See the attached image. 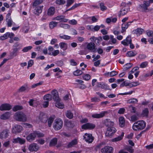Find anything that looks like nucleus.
Segmentation results:
<instances>
[{
    "label": "nucleus",
    "instance_id": "53",
    "mask_svg": "<svg viewBox=\"0 0 153 153\" xmlns=\"http://www.w3.org/2000/svg\"><path fill=\"white\" fill-rule=\"evenodd\" d=\"M74 0H67L66 6L68 7L70 6L74 3Z\"/></svg>",
    "mask_w": 153,
    "mask_h": 153
},
{
    "label": "nucleus",
    "instance_id": "30",
    "mask_svg": "<svg viewBox=\"0 0 153 153\" xmlns=\"http://www.w3.org/2000/svg\"><path fill=\"white\" fill-rule=\"evenodd\" d=\"M119 120L120 126L122 127H124L125 125L124 118L122 117H120Z\"/></svg>",
    "mask_w": 153,
    "mask_h": 153
},
{
    "label": "nucleus",
    "instance_id": "37",
    "mask_svg": "<svg viewBox=\"0 0 153 153\" xmlns=\"http://www.w3.org/2000/svg\"><path fill=\"white\" fill-rule=\"evenodd\" d=\"M55 118L54 116H52L50 117L48 120V126L50 127L51 126L52 123Z\"/></svg>",
    "mask_w": 153,
    "mask_h": 153
},
{
    "label": "nucleus",
    "instance_id": "26",
    "mask_svg": "<svg viewBox=\"0 0 153 153\" xmlns=\"http://www.w3.org/2000/svg\"><path fill=\"white\" fill-rule=\"evenodd\" d=\"M131 22H128L126 23H124L122 24L121 33H123L126 30Z\"/></svg>",
    "mask_w": 153,
    "mask_h": 153
},
{
    "label": "nucleus",
    "instance_id": "28",
    "mask_svg": "<svg viewBox=\"0 0 153 153\" xmlns=\"http://www.w3.org/2000/svg\"><path fill=\"white\" fill-rule=\"evenodd\" d=\"M150 5V2L149 1H144L143 3L141 5V7L144 10H146L147 9V7Z\"/></svg>",
    "mask_w": 153,
    "mask_h": 153
},
{
    "label": "nucleus",
    "instance_id": "1",
    "mask_svg": "<svg viewBox=\"0 0 153 153\" xmlns=\"http://www.w3.org/2000/svg\"><path fill=\"white\" fill-rule=\"evenodd\" d=\"M51 94L53 96V99L56 101L55 106L57 108L62 109L64 107V104L60 102V100L59 98L58 93L56 90H54L51 91Z\"/></svg>",
    "mask_w": 153,
    "mask_h": 153
},
{
    "label": "nucleus",
    "instance_id": "57",
    "mask_svg": "<svg viewBox=\"0 0 153 153\" xmlns=\"http://www.w3.org/2000/svg\"><path fill=\"white\" fill-rule=\"evenodd\" d=\"M34 62L33 60H30L28 62L27 68H28L30 67H31L33 64Z\"/></svg>",
    "mask_w": 153,
    "mask_h": 153
},
{
    "label": "nucleus",
    "instance_id": "51",
    "mask_svg": "<svg viewBox=\"0 0 153 153\" xmlns=\"http://www.w3.org/2000/svg\"><path fill=\"white\" fill-rule=\"evenodd\" d=\"M32 48V46H30L24 48L22 50L23 52H26L30 50Z\"/></svg>",
    "mask_w": 153,
    "mask_h": 153
},
{
    "label": "nucleus",
    "instance_id": "45",
    "mask_svg": "<svg viewBox=\"0 0 153 153\" xmlns=\"http://www.w3.org/2000/svg\"><path fill=\"white\" fill-rule=\"evenodd\" d=\"M65 125L67 127L69 128H72L74 126L73 123L69 121H67L65 123Z\"/></svg>",
    "mask_w": 153,
    "mask_h": 153
},
{
    "label": "nucleus",
    "instance_id": "17",
    "mask_svg": "<svg viewBox=\"0 0 153 153\" xmlns=\"http://www.w3.org/2000/svg\"><path fill=\"white\" fill-rule=\"evenodd\" d=\"M53 20L59 21L63 22H66L68 20V19L65 18L64 16L62 15L58 16L56 17H54L53 18Z\"/></svg>",
    "mask_w": 153,
    "mask_h": 153
},
{
    "label": "nucleus",
    "instance_id": "54",
    "mask_svg": "<svg viewBox=\"0 0 153 153\" xmlns=\"http://www.w3.org/2000/svg\"><path fill=\"white\" fill-rule=\"evenodd\" d=\"M84 79L86 80H88L90 79V76L88 74H85L83 76Z\"/></svg>",
    "mask_w": 153,
    "mask_h": 153
},
{
    "label": "nucleus",
    "instance_id": "39",
    "mask_svg": "<svg viewBox=\"0 0 153 153\" xmlns=\"http://www.w3.org/2000/svg\"><path fill=\"white\" fill-rule=\"evenodd\" d=\"M57 139L56 138H54L51 140L49 145L50 146H54L57 144Z\"/></svg>",
    "mask_w": 153,
    "mask_h": 153
},
{
    "label": "nucleus",
    "instance_id": "18",
    "mask_svg": "<svg viewBox=\"0 0 153 153\" xmlns=\"http://www.w3.org/2000/svg\"><path fill=\"white\" fill-rule=\"evenodd\" d=\"M104 124L108 127H113L114 125L113 122L111 121L109 119H106L104 121Z\"/></svg>",
    "mask_w": 153,
    "mask_h": 153
},
{
    "label": "nucleus",
    "instance_id": "22",
    "mask_svg": "<svg viewBox=\"0 0 153 153\" xmlns=\"http://www.w3.org/2000/svg\"><path fill=\"white\" fill-rule=\"evenodd\" d=\"M124 133L123 132H122L120 135L118 136L117 137L112 139L111 140V141L114 142H115L121 140L123 139L124 136Z\"/></svg>",
    "mask_w": 153,
    "mask_h": 153
},
{
    "label": "nucleus",
    "instance_id": "60",
    "mask_svg": "<svg viewBox=\"0 0 153 153\" xmlns=\"http://www.w3.org/2000/svg\"><path fill=\"white\" fill-rule=\"evenodd\" d=\"M93 25H88L86 27V28L88 30L93 31Z\"/></svg>",
    "mask_w": 153,
    "mask_h": 153
},
{
    "label": "nucleus",
    "instance_id": "32",
    "mask_svg": "<svg viewBox=\"0 0 153 153\" xmlns=\"http://www.w3.org/2000/svg\"><path fill=\"white\" fill-rule=\"evenodd\" d=\"M58 24V22L55 21H51L49 23V28L51 29H53L55 27L57 26Z\"/></svg>",
    "mask_w": 153,
    "mask_h": 153
},
{
    "label": "nucleus",
    "instance_id": "14",
    "mask_svg": "<svg viewBox=\"0 0 153 153\" xmlns=\"http://www.w3.org/2000/svg\"><path fill=\"white\" fill-rule=\"evenodd\" d=\"M12 108L10 105L7 103L2 104L0 106V110L1 111L9 110Z\"/></svg>",
    "mask_w": 153,
    "mask_h": 153
},
{
    "label": "nucleus",
    "instance_id": "46",
    "mask_svg": "<svg viewBox=\"0 0 153 153\" xmlns=\"http://www.w3.org/2000/svg\"><path fill=\"white\" fill-rule=\"evenodd\" d=\"M82 73V72L79 70H77L74 72V74L76 76H79L81 75Z\"/></svg>",
    "mask_w": 153,
    "mask_h": 153
},
{
    "label": "nucleus",
    "instance_id": "58",
    "mask_svg": "<svg viewBox=\"0 0 153 153\" xmlns=\"http://www.w3.org/2000/svg\"><path fill=\"white\" fill-rule=\"evenodd\" d=\"M14 118L16 120H19V111L16 113L14 115Z\"/></svg>",
    "mask_w": 153,
    "mask_h": 153
},
{
    "label": "nucleus",
    "instance_id": "43",
    "mask_svg": "<svg viewBox=\"0 0 153 153\" xmlns=\"http://www.w3.org/2000/svg\"><path fill=\"white\" fill-rule=\"evenodd\" d=\"M45 100L50 101L52 99V96L51 94H48L45 95L44 97Z\"/></svg>",
    "mask_w": 153,
    "mask_h": 153
},
{
    "label": "nucleus",
    "instance_id": "61",
    "mask_svg": "<svg viewBox=\"0 0 153 153\" xmlns=\"http://www.w3.org/2000/svg\"><path fill=\"white\" fill-rule=\"evenodd\" d=\"M135 92L134 91H131L128 92H126L125 93H121L120 94L122 95H131L133 93H134Z\"/></svg>",
    "mask_w": 153,
    "mask_h": 153
},
{
    "label": "nucleus",
    "instance_id": "36",
    "mask_svg": "<svg viewBox=\"0 0 153 153\" xmlns=\"http://www.w3.org/2000/svg\"><path fill=\"white\" fill-rule=\"evenodd\" d=\"M19 126L18 125H15L12 128V132L14 134H16L18 133L19 131Z\"/></svg>",
    "mask_w": 153,
    "mask_h": 153
},
{
    "label": "nucleus",
    "instance_id": "13",
    "mask_svg": "<svg viewBox=\"0 0 153 153\" xmlns=\"http://www.w3.org/2000/svg\"><path fill=\"white\" fill-rule=\"evenodd\" d=\"M108 113L107 111H102L100 114H94L92 115V117L94 118H99L104 117L105 114Z\"/></svg>",
    "mask_w": 153,
    "mask_h": 153
},
{
    "label": "nucleus",
    "instance_id": "3",
    "mask_svg": "<svg viewBox=\"0 0 153 153\" xmlns=\"http://www.w3.org/2000/svg\"><path fill=\"white\" fill-rule=\"evenodd\" d=\"M36 136H37L38 137H44V134L39 131H35L28 135L26 137V139L27 140L29 141H32L34 140Z\"/></svg>",
    "mask_w": 153,
    "mask_h": 153
},
{
    "label": "nucleus",
    "instance_id": "38",
    "mask_svg": "<svg viewBox=\"0 0 153 153\" xmlns=\"http://www.w3.org/2000/svg\"><path fill=\"white\" fill-rule=\"evenodd\" d=\"M149 113L148 110L147 108L144 109L142 111L141 115L143 117H147Z\"/></svg>",
    "mask_w": 153,
    "mask_h": 153
},
{
    "label": "nucleus",
    "instance_id": "52",
    "mask_svg": "<svg viewBox=\"0 0 153 153\" xmlns=\"http://www.w3.org/2000/svg\"><path fill=\"white\" fill-rule=\"evenodd\" d=\"M100 8L102 11H104L106 10L107 7L105 6L103 3H101L100 4Z\"/></svg>",
    "mask_w": 153,
    "mask_h": 153
},
{
    "label": "nucleus",
    "instance_id": "27",
    "mask_svg": "<svg viewBox=\"0 0 153 153\" xmlns=\"http://www.w3.org/2000/svg\"><path fill=\"white\" fill-rule=\"evenodd\" d=\"M118 74L117 72L115 71H112L110 72H108L105 73V76H109V77H112Z\"/></svg>",
    "mask_w": 153,
    "mask_h": 153
},
{
    "label": "nucleus",
    "instance_id": "59",
    "mask_svg": "<svg viewBox=\"0 0 153 153\" xmlns=\"http://www.w3.org/2000/svg\"><path fill=\"white\" fill-rule=\"evenodd\" d=\"M69 23L72 25H75L77 24V21L75 19H72L69 21Z\"/></svg>",
    "mask_w": 153,
    "mask_h": 153
},
{
    "label": "nucleus",
    "instance_id": "41",
    "mask_svg": "<svg viewBox=\"0 0 153 153\" xmlns=\"http://www.w3.org/2000/svg\"><path fill=\"white\" fill-rule=\"evenodd\" d=\"M138 119L137 114H135L132 115L131 117L130 120L132 122H135Z\"/></svg>",
    "mask_w": 153,
    "mask_h": 153
},
{
    "label": "nucleus",
    "instance_id": "29",
    "mask_svg": "<svg viewBox=\"0 0 153 153\" xmlns=\"http://www.w3.org/2000/svg\"><path fill=\"white\" fill-rule=\"evenodd\" d=\"M27 118L26 115L22 112H20V121H26Z\"/></svg>",
    "mask_w": 153,
    "mask_h": 153
},
{
    "label": "nucleus",
    "instance_id": "55",
    "mask_svg": "<svg viewBox=\"0 0 153 153\" xmlns=\"http://www.w3.org/2000/svg\"><path fill=\"white\" fill-rule=\"evenodd\" d=\"M148 64V62H142L140 65V67L141 68H143L146 67Z\"/></svg>",
    "mask_w": 153,
    "mask_h": 153
},
{
    "label": "nucleus",
    "instance_id": "48",
    "mask_svg": "<svg viewBox=\"0 0 153 153\" xmlns=\"http://www.w3.org/2000/svg\"><path fill=\"white\" fill-rule=\"evenodd\" d=\"M56 3L57 4L61 5L65 3V0H56Z\"/></svg>",
    "mask_w": 153,
    "mask_h": 153
},
{
    "label": "nucleus",
    "instance_id": "21",
    "mask_svg": "<svg viewBox=\"0 0 153 153\" xmlns=\"http://www.w3.org/2000/svg\"><path fill=\"white\" fill-rule=\"evenodd\" d=\"M55 12V7H51L47 10V15L48 16H51L54 14Z\"/></svg>",
    "mask_w": 153,
    "mask_h": 153
},
{
    "label": "nucleus",
    "instance_id": "4",
    "mask_svg": "<svg viewBox=\"0 0 153 153\" xmlns=\"http://www.w3.org/2000/svg\"><path fill=\"white\" fill-rule=\"evenodd\" d=\"M121 5L123 7H122L119 12V15L123 16L126 14L129 10V7L128 4L124 2L121 3Z\"/></svg>",
    "mask_w": 153,
    "mask_h": 153
},
{
    "label": "nucleus",
    "instance_id": "63",
    "mask_svg": "<svg viewBox=\"0 0 153 153\" xmlns=\"http://www.w3.org/2000/svg\"><path fill=\"white\" fill-rule=\"evenodd\" d=\"M71 65L72 66H75L76 65V62L73 59H71L70 60Z\"/></svg>",
    "mask_w": 153,
    "mask_h": 153
},
{
    "label": "nucleus",
    "instance_id": "31",
    "mask_svg": "<svg viewBox=\"0 0 153 153\" xmlns=\"http://www.w3.org/2000/svg\"><path fill=\"white\" fill-rule=\"evenodd\" d=\"M138 100L136 98H131L128 99L127 101V102L128 104H135L137 103Z\"/></svg>",
    "mask_w": 153,
    "mask_h": 153
},
{
    "label": "nucleus",
    "instance_id": "5",
    "mask_svg": "<svg viewBox=\"0 0 153 153\" xmlns=\"http://www.w3.org/2000/svg\"><path fill=\"white\" fill-rule=\"evenodd\" d=\"M62 121L60 119H57L55 121L53 128L55 130H58L62 128Z\"/></svg>",
    "mask_w": 153,
    "mask_h": 153
},
{
    "label": "nucleus",
    "instance_id": "56",
    "mask_svg": "<svg viewBox=\"0 0 153 153\" xmlns=\"http://www.w3.org/2000/svg\"><path fill=\"white\" fill-rule=\"evenodd\" d=\"M101 26L96 25L95 26H93V32L97 31L100 29Z\"/></svg>",
    "mask_w": 153,
    "mask_h": 153
},
{
    "label": "nucleus",
    "instance_id": "49",
    "mask_svg": "<svg viewBox=\"0 0 153 153\" xmlns=\"http://www.w3.org/2000/svg\"><path fill=\"white\" fill-rule=\"evenodd\" d=\"M146 34L149 37H152L153 38V31L147 30L146 31Z\"/></svg>",
    "mask_w": 153,
    "mask_h": 153
},
{
    "label": "nucleus",
    "instance_id": "44",
    "mask_svg": "<svg viewBox=\"0 0 153 153\" xmlns=\"http://www.w3.org/2000/svg\"><path fill=\"white\" fill-rule=\"evenodd\" d=\"M43 2L42 0H35L33 4V6L36 7L41 4Z\"/></svg>",
    "mask_w": 153,
    "mask_h": 153
},
{
    "label": "nucleus",
    "instance_id": "42",
    "mask_svg": "<svg viewBox=\"0 0 153 153\" xmlns=\"http://www.w3.org/2000/svg\"><path fill=\"white\" fill-rule=\"evenodd\" d=\"M59 26L60 27L65 29H68L70 27V26L68 25L62 23H59Z\"/></svg>",
    "mask_w": 153,
    "mask_h": 153
},
{
    "label": "nucleus",
    "instance_id": "24",
    "mask_svg": "<svg viewBox=\"0 0 153 153\" xmlns=\"http://www.w3.org/2000/svg\"><path fill=\"white\" fill-rule=\"evenodd\" d=\"M144 30L140 28H137L136 30H135L133 31V32L137 36H139L142 34L144 32Z\"/></svg>",
    "mask_w": 153,
    "mask_h": 153
},
{
    "label": "nucleus",
    "instance_id": "23",
    "mask_svg": "<svg viewBox=\"0 0 153 153\" xmlns=\"http://www.w3.org/2000/svg\"><path fill=\"white\" fill-rule=\"evenodd\" d=\"M11 115V114L8 112H5L0 116V118L1 119L6 120L9 119Z\"/></svg>",
    "mask_w": 153,
    "mask_h": 153
},
{
    "label": "nucleus",
    "instance_id": "8",
    "mask_svg": "<svg viewBox=\"0 0 153 153\" xmlns=\"http://www.w3.org/2000/svg\"><path fill=\"white\" fill-rule=\"evenodd\" d=\"M100 151L102 153H113L114 148L111 146H107L102 148Z\"/></svg>",
    "mask_w": 153,
    "mask_h": 153
},
{
    "label": "nucleus",
    "instance_id": "50",
    "mask_svg": "<svg viewBox=\"0 0 153 153\" xmlns=\"http://www.w3.org/2000/svg\"><path fill=\"white\" fill-rule=\"evenodd\" d=\"M43 83V81H40L38 83H35L32 85L31 87L33 88H34L37 86L42 85Z\"/></svg>",
    "mask_w": 153,
    "mask_h": 153
},
{
    "label": "nucleus",
    "instance_id": "40",
    "mask_svg": "<svg viewBox=\"0 0 153 153\" xmlns=\"http://www.w3.org/2000/svg\"><path fill=\"white\" fill-rule=\"evenodd\" d=\"M59 37L62 39H63L65 40H68L70 39L71 38V36L65 35L62 34H59Z\"/></svg>",
    "mask_w": 153,
    "mask_h": 153
},
{
    "label": "nucleus",
    "instance_id": "35",
    "mask_svg": "<svg viewBox=\"0 0 153 153\" xmlns=\"http://www.w3.org/2000/svg\"><path fill=\"white\" fill-rule=\"evenodd\" d=\"M137 54V52L134 51H131L127 52L126 53V56L128 57H133L135 56Z\"/></svg>",
    "mask_w": 153,
    "mask_h": 153
},
{
    "label": "nucleus",
    "instance_id": "34",
    "mask_svg": "<svg viewBox=\"0 0 153 153\" xmlns=\"http://www.w3.org/2000/svg\"><path fill=\"white\" fill-rule=\"evenodd\" d=\"M60 48L63 50H66L68 48L67 44L64 42H60L59 44Z\"/></svg>",
    "mask_w": 153,
    "mask_h": 153
},
{
    "label": "nucleus",
    "instance_id": "2",
    "mask_svg": "<svg viewBox=\"0 0 153 153\" xmlns=\"http://www.w3.org/2000/svg\"><path fill=\"white\" fill-rule=\"evenodd\" d=\"M146 126V123L143 120L138 121L135 123L132 126V128L134 131L141 130Z\"/></svg>",
    "mask_w": 153,
    "mask_h": 153
},
{
    "label": "nucleus",
    "instance_id": "7",
    "mask_svg": "<svg viewBox=\"0 0 153 153\" xmlns=\"http://www.w3.org/2000/svg\"><path fill=\"white\" fill-rule=\"evenodd\" d=\"M49 52L48 54L49 55L56 56L59 53V51L58 50H54L53 48L51 46H50L48 48Z\"/></svg>",
    "mask_w": 153,
    "mask_h": 153
},
{
    "label": "nucleus",
    "instance_id": "10",
    "mask_svg": "<svg viewBox=\"0 0 153 153\" xmlns=\"http://www.w3.org/2000/svg\"><path fill=\"white\" fill-rule=\"evenodd\" d=\"M84 139L85 141L88 143H91L93 140V137L90 134L86 133L83 136Z\"/></svg>",
    "mask_w": 153,
    "mask_h": 153
},
{
    "label": "nucleus",
    "instance_id": "64",
    "mask_svg": "<svg viewBox=\"0 0 153 153\" xmlns=\"http://www.w3.org/2000/svg\"><path fill=\"white\" fill-rule=\"evenodd\" d=\"M145 148L148 150L153 149V143L146 146Z\"/></svg>",
    "mask_w": 153,
    "mask_h": 153
},
{
    "label": "nucleus",
    "instance_id": "25",
    "mask_svg": "<svg viewBox=\"0 0 153 153\" xmlns=\"http://www.w3.org/2000/svg\"><path fill=\"white\" fill-rule=\"evenodd\" d=\"M40 120H41L43 123H46L48 119L47 116L44 114L43 113H41L40 114Z\"/></svg>",
    "mask_w": 153,
    "mask_h": 153
},
{
    "label": "nucleus",
    "instance_id": "16",
    "mask_svg": "<svg viewBox=\"0 0 153 153\" xmlns=\"http://www.w3.org/2000/svg\"><path fill=\"white\" fill-rule=\"evenodd\" d=\"M39 149V146L36 143L30 145L29 146V150L31 152H36Z\"/></svg>",
    "mask_w": 153,
    "mask_h": 153
},
{
    "label": "nucleus",
    "instance_id": "33",
    "mask_svg": "<svg viewBox=\"0 0 153 153\" xmlns=\"http://www.w3.org/2000/svg\"><path fill=\"white\" fill-rule=\"evenodd\" d=\"M77 143L76 139H75L72 140L71 142L69 143L67 145L68 148H71L74 145H76Z\"/></svg>",
    "mask_w": 153,
    "mask_h": 153
},
{
    "label": "nucleus",
    "instance_id": "12",
    "mask_svg": "<svg viewBox=\"0 0 153 153\" xmlns=\"http://www.w3.org/2000/svg\"><path fill=\"white\" fill-rule=\"evenodd\" d=\"M95 127V125L94 124L87 123L82 125V128L85 129H92L94 128Z\"/></svg>",
    "mask_w": 153,
    "mask_h": 153
},
{
    "label": "nucleus",
    "instance_id": "6",
    "mask_svg": "<svg viewBox=\"0 0 153 153\" xmlns=\"http://www.w3.org/2000/svg\"><path fill=\"white\" fill-rule=\"evenodd\" d=\"M116 131V128L113 127H108L105 133L107 137H111Z\"/></svg>",
    "mask_w": 153,
    "mask_h": 153
},
{
    "label": "nucleus",
    "instance_id": "9",
    "mask_svg": "<svg viewBox=\"0 0 153 153\" xmlns=\"http://www.w3.org/2000/svg\"><path fill=\"white\" fill-rule=\"evenodd\" d=\"M6 22L7 25L8 27H10L11 26H14L16 25V24L14 22L10 17V13H8L6 16Z\"/></svg>",
    "mask_w": 153,
    "mask_h": 153
},
{
    "label": "nucleus",
    "instance_id": "47",
    "mask_svg": "<svg viewBox=\"0 0 153 153\" xmlns=\"http://www.w3.org/2000/svg\"><path fill=\"white\" fill-rule=\"evenodd\" d=\"M66 117L69 119H71L73 117V114L70 111H67L66 113Z\"/></svg>",
    "mask_w": 153,
    "mask_h": 153
},
{
    "label": "nucleus",
    "instance_id": "19",
    "mask_svg": "<svg viewBox=\"0 0 153 153\" xmlns=\"http://www.w3.org/2000/svg\"><path fill=\"white\" fill-rule=\"evenodd\" d=\"M97 86L98 87L101 88L105 90H109V87L106 84L103 82H98L97 83Z\"/></svg>",
    "mask_w": 153,
    "mask_h": 153
},
{
    "label": "nucleus",
    "instance_id": "15",
    "mask_svg": "<svg viewBox=\"0 0 153 153\" xmlns=\"http://www.w3.org/2000/svg\"><path fill=\"white\" fill-rule=\"evenodd\" d=\"M35 7V8L33 12L35 14L39 15V14L42 12L43 6H36Z\"/></svg>",
    "mask_w": 153,
    "mask_h": 153
},
{
    "label": "nucleus",
    "instance_id": "11",
    "mask_svg": "<svg viewBox=\"0 0 153 153\" xmlns=\"http://www.w3.org/2000/svg\"><path fill=\"white\" fill-rule=\"evenodd\" d=\"M95 47V44L93 42L88 43L86 46V48L88 50L94 53L96 52Z\"/></svg>",
    "mask_w": 153,
    "mask_h": 153
},
{
    "label": "nucleus",
    "instance_id": "20",
    "mask_svg": "<svg viewBox=\"0 0 153 153\" xmlns=\"http://www.w3.org/2000/svg\"><path fill=\"white\" fill-rule=\"evenodd\" d=\"M9 131L8 130H3L0 134V138L2 139L7 138L9 135Z\"/></svg>",
    "mask_w": 153,
    "mask_h": 153
},
{
    "label": "nucleus",
    "instance_id": "62",
    "mask_svg": "<svg viewBox=\"0 0 153 153\" xmlns=\"http://www.w3.org/2000/svg\"><path fill=\"white\" fill-rule=\"evenodd\" d=\"M125 111V109L123 108H120L118 111V113L119 114H123Z\"/></svg>",
    "mask_w": 153,
    "mask_h": 153
}]
</instances>
